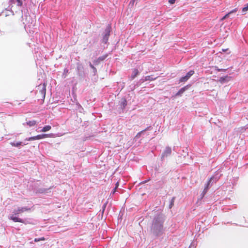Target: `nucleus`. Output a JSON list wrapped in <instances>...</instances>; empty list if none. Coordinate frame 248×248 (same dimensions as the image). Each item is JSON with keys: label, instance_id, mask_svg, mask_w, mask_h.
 <instances>
[{"label": "nucleus", "instance_id": "f257e3e1", "mask_svg": "<svg viewBox=\"0 0 248 248\" xmlns=\"http://www.w3.org/2000/svg\"><path fill=\"white\" fill-rule=\"evenodd\" d=\"M164 221V218L162 215H159L155 218L152 229L156 235H158L163 232Z\"/></svg>", "mask_w": 248, "mask_h": 248}, {"label": "nucleus", "instance_id": "f03ea898", "mask_svg": "<svg viewBox=\"0 0 248 248\" xmlns=\"http://www.w3.org/2000/svg\"><path fill=\"white\" fill-rule=\"evenodd\" d=\"M30 210L31 209L27 207H18L17 210H15L13 212V214L10 216V218L15 222H20L24 223V220L17 217L16 216H18L19 214L23 213L24 212L30 211Z\"/></svg>", "mask_w": 248, "mask_h": 248}, {"label": "nucleus", "instance_id": "7ed1b4c3", "mask_svg": "<svg viewBox=\"0 0 248 248\" xmlns=\"http://www.w3.org/2000/svg\"><path fill=\"white\" fill-rule=\"evenodd\" d=\"M46 84L45 83L43 84H40L37 86L36 90V94L38 98H40L41 100H44L46 93Z\"/></svg>", "mask_w": 248, "mask_h": 248}, {"label": "nucleus", "instance_id": "20e7f679", "mask_svg": "<svg viewBox=\"0 0 248 248\" xmlns=\"http://www.w3.org/2000/svg\"><path fill=\"white\" fill-rule=\"evenodd\" d=\"M194 73H195V72L194 70L189 71L185 76L183 77L180 78V79H179L180 82H186L190 78V77L191 76H192L194 74Z\"/></svg>", "mask_w": 248, "mask_h": 248}, {"label": "nucleus", "instance_id": "39448f33", "mask_svg": "<svg viewBox=\"0 0 248 248\" xmlns=\"http://www.w3.org/2000/svg\"><path fill=\"white\" fill-rule=\"evenodd\" d=\"M171 148L170 147H167L162 154V156H161L162 158L170 155L171 154Z\"/></svg>", "mask_w": 248, "mask_h": 248}, {"label": "nucleus", "instance_id": "423d86ee", "mask_svg": "<svg viewBox=\"0 0 248 248\" xmlns=\"http://www.w3.org/2000/svg\"><path fill=\"white\" fill-rule=\"evenodd\" d=\"M52 134H43L36 136V140H41L46 138L52 137Z\"/></svg>", "mask_w": 248, "mask_h": 248}, {"label": "nucleus", "instance_id": "0eeeda50", "mask_svg": "<svg viewBox=\"0 0 248 248\" xmlns=\"http://www.w3.org/2000/svg\"><path fill=\"white\" fill-rule=\"evenodd\" d=\"M139 70L137 69H134L131 76V79H134L139 75Z\"/></svg>", "mask_w": 248, "mask_h": 248}, {"label": "nucleus", "instance_id": "6e6552de", "mask_svg": "<svg viewBox=\"0 0 248 248\" xmlns=\"http://www.w3.org/2000/svg\"><path fill=\"white\" fill-rule=\"evenodd\" d=\"M237 9L236 8L232 10V11H231L230 12H229V13H228L227 14L225 15L221 19V20H224L225 19H226V18L228 17L229 16V15L230 14H231L232 13H235L237 11Z\"/></svg>", "mask_w": 248, "mask_h": 248}, {"label": "nucleus", "instance_id": "1a4fd4ad", "mask_svg": "<svg viewBox=\"0 0 248 248\" xmlns=\"http://www.w3.org/2000/svg\"><path fill=\"white\" fill-rule=\"evenodd\" d=\"M51 129V126L50 125H46L43 127L42 130H41V132H46L47 131H49Z\"/></svg>", "mask_w": 248, "mask_h": 248}, {"label": "nucleus", "instance_id": "9d476101", "mask_svg": "<svg viewBox=\"0 0 248 248\" xmlns=\"http://www.w3.org/2000/svg\"><path fill=\"white\" fill-rule=\"evenodd\" d=\"M157 77L153 78V76H147L145 77L144 80L143 81H146L148 80L152 81L156 79Z\"/></svg>", "mask_w": 248, "mask_h": 248}, {"label": "nucleus", "instance_id": "9b49d317", "mask_svg": "<svg viewBox=\"0 0 248 248\" xmlns=\"http://www.w3.org/2000/svg\"><path fill=\"white\" fill-rule=\"evenodd\" d=\"M26 123L28 125H29V126L31 127V126H33L36 125L37 122L36 121L33 120V121H29L28 122H27Z\"/></svg>", "mask_w": 248, "mask_h": 248}, {"label": "nucleus", "instance_id": "f8f14e48", "mask_svg": "<svg viewBox=\"0 0 248 248\" xmlns=\"http://www.w3.org/2000/svg\"><path fill=\"white\" fill-rule=\"evenodd\" d=\"M109 36V33L108 31H107L105 35L104 36L103 42L105 43H106L108 40V37Z\"/></svg>", "mask_w": 248, "mask_h": 248}, {"label": "nucleus", "instance_id": "ddd939ff", "mask_svg": "<svg viewBox=\"0 0 248 248\" xmlns=\"http://www.w3.org/2000/svg\"><path fill=\"white\" fill-rule=\"evenodd\" d=\"M10 144L13 147H18L19 146L22 145V142L19 141L16 143H15L14 142H10Z\"/></svg>", "mask_w": 248, "mask_h": 248}, {"label": "nucleus", "instance_id": "4468645a", "mask_svg": "<svg viewBox=\"0 0 248 248\" xmlns=\"http://www.w3.org/2000/svg\"><path fill=\"white\" fill-rule=\"evenodd\" d=\"M213 178H214L213 177H211L210 178V179L209 180V181H208L207 184H206V185L205 187H207V189H208L210 184L211 182H212V180L213 179Z\"/></svg>", "mask_w": 248, "mask_h": 248}, {"label": "nucleus", "instance_id": "2eb2a0df", "mask_svg": "<svg viewBox=\"0 0 248 248\" xmlns=\"http://www.w3.org/2000/svg\"><path fill=\"white\" fill-rule=\"evenodd\" d=\"M25 140L28 141H31V140H36V136L33 137H31L29 138H27Z\"/></svg>", "mask_w": 248, "mask_h": 248}, {"label": "nucleus", "instance_id": "dca6fc26", "mask_svg": "<svg viewBox=\"0 0 248 248\" xmlns=\"http://www.w3.org/2000/svg\"><path fill=\"white\" fill-rule=\"evenodd\" d=\"M45 240V237H41V238H35L34 239V241L35 242H39L40 241H44Z\"/></svg>", "mask_w": 248, "mask_h": 248}, {"label": "nucleus", "instance_id": "f3484780", "mask_svg": "<svg viewBox=\"0 0 248 248\" xmlns=\"http://www.w3.org/2000/svg\"><path fill=\"white\" fill-rule=\"evenodd\" d=\"M248 10V3L247 4L246 6L243 7L242 9L243 13H245Z\"/></svg>", "mask_w": 248, "mask_h": 248}, {"label": "nucleus", "instance_id": "a211bd4d", "mask_svg": "<svg viewBox=\"0 0 248 248\" xmlns=\"http://www.w3.org/2000/svg\"><path fill=\"white\" fill-rule=\"evenodd\" d=\"M185 91V89L183 88H182L180 90V91L176 93V95H180L181 94L183 93H184V92Z\"/></svg>", "mask_w": 248, "mask_h": 248}, {"label": "nucleus", "instance_id": "6ab92c4d", "mask_svg": "<svg viewBox=\"0 0 248 248\" xmlns=\"http://www.w3.org/2000/svg\"><path fill=\"white\" fill-rule=\"evenodd\" d=\"M174 200H175V198L174 197H173L172 199H171V202H170V208H171L172 207V206L174 204Z\"/></svg>", "mask_w": 248, "mask_h": 248}, {"label": "nucleus", "instance_id": "aec40b11", "mask_svg": "<svg viewBox=\"0 0 248 248\" xmlns=\"http://www.w3.org/2000/svg\"><path fill=\"white\" fill-rule=\"evenodd\" d=\"M16 1L17 2V5L18 6H21L22 5V1L21 0H16Z\"/></svg>", "mask_w": 248, "mask_h": 248}, {"label": "nucleus", "instance_id": "412c9836", "mask_svg": "<svg viewBox=\"0 0 248 248\" xmlns=\"http://www.w3.org/2000/svg\"><path fill=\"white\" fill-rule=\"evenodd\" d=\"M216 68L217 71H225L228 69H219L217 67H216Z\"/></svg>", "mask_w": 248, "mask_h": 248}, {"label": "nucleus", "instance_id": "4be33fe9", "mask_svg": "<svg viewBox=\"0 0 248 248\" xmlns=\"http://www.w3.org/2000/svg\"><path fill=\"white\" fill-rule=\"evenodd\" d=\"M208 190V189H207V187H205L204 188V190H203V191L202 192L203 195H205L206 193V192H207Z\"/></svg>", "mask_w": 248, "mask_h": 248}, {"label": "nucleus", "instance_id": "5701e85b", "mask_svg": "<svg viewBox=\"0 0 248 248\" xmlns=\"http://www.w3.org/2000/svg\"><path fill=\"white\" fill-rule=\"evenodd\" d=\"M169 3L171 4H174L175 2V0H169Z\"/></svg>", "mask_w": 248, "mask_h": 248}, {"label": "nucleus", "instance_id": "b1692460", "mask_svg": "<svg viewBox=\"0 0 248 248\" xmlns=\"http://www.w3.org/2000/svg\"><path fill=\"white\" fill-rule=\"evenodd\" d=\"M106 57H99V60H100V61H103L105 59Z\"/></svg>", "mask_w": 248, "mask_h": 248}, {"label": "nucleus", "instance_id": "393cba45", "mask_svg": "<svg viewBox=\"0 0 248 248\" xmlns=\"http://www.w3.org/2000/svg\"><path fill=\"white\" fill-rule=\"evenodd\" d=\"M119 182H117L115 185V189H117L118 188V187L119 186Z\"/></svg>", "mask_w": 248, "mask_h": 248}, {"label": "nucleus", "instance_id": "a878e982", "mask_svg": "<svg viewBox=\"0 0 248 248\" xmlns=\"http://www.w3.org/2000/svg\"><path fill=\"white\" fill-rule=\"evenodd\" d=\"M64 72L65 74L68 73V70L67 69H65L64 70Z\"/></svg>", "mask_w": 248, "mask_h": 248}, {"label": "nucleus", "instance_id": "bb28decb", "mask_svg": "<svg viewBox=\"0 0 248 248\" xmlns=\"http://www.w3.org/2000/svg\"><path fill=\"white\" fill-rule=\"evenodd\" d=\"M230 77H229L228 76H226L224 78H221L220 79H222V80H225V78H230Z\"/></svg>", "mask_w": 248, "mask_h": 248}, {"label": "nucleus", "instance_id": "cd10ccee", "mask_svg": "<svg viewBox=\"0 0 248 248\" xmlns=\"http://www.w3.org/2000/svg\"><path fill=\"white\" fill-rule=\"evenodd\" d=\"M140 133H141V132H140L138 133L137 134V135L136 137H139L140 136Z\"/></svg>", "mask_w": 248, "mask_h": 248}, {"label": "nucleus", "instance_id": "c85d7f7f", "mask_svg": "<svg viewBox=\"0 0 248 248\" xmlns=\"http://www.w3.org/2000/svg\"><path fill=\"white\" fill-rule=\"evenodd\" d=\"M90 66L93 69H94L95 68L93 64H92V63H90Z\"/></svg>", "mask_w": 248, "mask_h": 248}, {"label": "nucleus", "instance_id": "c756f323", "mask_svg": "<svg viewBox=\"0 0 248 248\" xmlns=\"http://www.w3.org/2000/svg\"><path fill=\"white\" fill-rule=\"evenodd\" d=\"M116 189H115V187L114 188V189H113V194H114V193L116 192Z\"/></svg>", "mask_w": 248, "mask_h": 248}, {"label": "nucleus", "instance_id": "7c9ffc66", "mask_svg": "<svg viewBox=\"0 0 248 248\" xmlns=\"http://www.w3.org/2000/svg\"><path fill=\"white\" fill-rule=\"evenodd\" d=\"M227 50H228V49H222V51H227Z\"/></svg>", "mask_w": 248, "mask_h": 248}, {"label": "nucleus", "instance_id": "2f4dec72", "mask_svg": "<svg viewBox=\"0 0 248 248\" xmlns=\"http://www.w3.org/2000/svg\"><path fill=\"white\" fill-rule=\"evenodd\" d=\"M26 99V98H25L24 99L21 100V101H24Z\"/></svg>", "mask_w": 248, "mask_h": 248}]
</instances>
